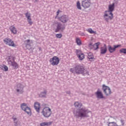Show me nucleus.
<instances>
[{
	"instance_id": "obj_1",
	"label": "nucleus",
	"mask_w": 126,
	"mask_h": 126,
	"mask_svg": "<svg viewBox=\"0 0 126 126\" xmlns=\"http://www.w3.org/2000/svg\"><path fill=\"white\" fill-rule=\"evenodd\" d=\"M70 71L77 74H83V75L88 74V71L84 69V66L80 64L75 65L74 68L70 69Z\"/></svg>"
},
{
	"instance_id": "obj_2",
	"label": "nucleus",
	"mask_w": 126,
	"mask_h": 126,
	"mask_svg": "<svg viewBox=\"0 0 126 126\" xmlns=\"http://www.w3.org/2000/svg\"><path fill=\"white\" fill-rule=\"evenodd\" d=\"M89 113H90V111L84 108L79 109L78 112H77L76 113L74 112V114L77 118H87L89 117V116H88Z\"/></svg>"
},
{
	"instance_id": "obj_3",
	"label": "nucleus",
	"mask_w": 126,
	"mask_h": 126,
	"mask_svg": "<svg viewBox=\"0 0 126 126\" xmlns=\"http://www.w3.org/2000/svg\"><path fill=\"white\" fill-rule=\"evenodd\" d=\"M15 57L13 56H9L8 57V63L12 65L14 69L18 68V64L15 61Z\"/></svg>"
},
{
	"instance_id": "obj_4",
	"label": "nucleus",
	"mask_w": 126,
	"mask_h": 126,
	"mask_svg": "<svg viewBox=\"0 0 126 126\" xmlns=\"http://www.w3.org/2000/svg\"><path fill=\"white\" fill-rule=\"evenodd\" d=\"M53 26H56L57 27L55 30L56 33H57V32H63V30L65 29V27L62 26V24L57 21L54 22Z\"/></svg>"
},
{
	"instance_id": "obj_5",
	"label": "nucleus",
	"mask_w": 126,
	"mask_h": 126,
	"mask_svg": "<svg viewBox=\"0 0 126 126\" xmlns=\"http://www.w3.org/2000/svg\"><path fill=\"white\" fill-rule=\"evenodd\" d=\"M114 16L113 15V13L108 11H105L104 14L103 15V18L105 21L107 22H109V20H112L113 19Z\"/></svg>"
},
{
	"instance_id": "obj_6",
	"label": "nucleus",
	"mask_w": 126,
	"mask_h": 126,
	"mask_svg": "<svg viewBox=\"0 0 126 126\" xmlns=\"http://www.w3.org/2000/svg\"><path fill=\"white\" fill-rule=\"evenodd\" d=\"M42 114L45 118H49L52 115V110L50 107H45L43 109Z\"/></svg>"
},
{
	"instance_id": "obj_7",
	"label": "nucleus",
	"mask_w": 126,
	"mask_h": 126,
	"mask_svg": "<svg viewBox=\"0 0 126 126\" xmlns=\"http://www.w3.org/2000/svg\"><path fill=\"white\" fill-rule=\"evenodd\" d=\"M49 62L52 65H58L60 63V58L57 56H54L50 59Z\"/></svg>"
},
{
	"instance_id": "obj_8",
	"label": "nucleus",
	"mask_w": 126,
	"mask_h": 126,
	"mask_svg": "<svg viewBox=\"0 0 126 126\" xmlns=\"http://www.w3.org/2000/svg\"><path fill=\"white\" fill-rule=\"evenodd\" d=\"M3 42L5 45H7L10 47H16V45L14 44V41L9 38H5L3 40Z\"/></svg>"
},
{
	"instance_id": "obj_9",
	"label": "nucleus",
	"mask_w": 126,
	"mask_h": 126,
	"mask_svg": "<svg viewBox=\"0 0 126 126\" xmlns=\"http://www.w3.org/2000/svg\"><path fill=\"white\" fill-rule=\"evenodd\" d=\"M91 4H92L91 0H83L82 1V6L84 8H89L91 6Z\"/></svg>"
},
{
	"instance_id": "obj_10",
	"label": "nucleus",
	"mask_w": 126,
	"mask_h": 126,
	"mask_svg": "<svg viewBox=\"0 0 126 126\" xmlns=\"http://www.w3.org/2000/svg\"><path fill=\"white\" fill-rule=\"evenodd\" d=\"M102 90L106 96H109L112 94V91H111L110 87L106 86L105 85L102 86Z\"/></svg>"
},
{
	"instance_id": "obj_11",
	"label": "nucleus",
	"mask_w": 126,
	"mask_h": 126,
	"mask_svg": "<svg viewBox=\"0 0 126 126\" xmlns=\"http://www.w3.org/2000/svg\"><path fill=\"white\" fill-rule=\"evenodd\" d=\"M76 54L77 58L80 61H83L85 58V55L82 53V51L80 50L77 49L76 50Z\"/></svg>"
},
{
	"instance_id": "obj_12",
	"label": "nucleus",
	"mask_w": 126,
	"mask_h": 126,
	"mask_svg": "<svg viewBox=\"0 0 126 126\" xmlns=\"http://www.w3.org/2000/svg\"><path fill=\"white\" fill-rule=\"evenodd\" d=\"M57 19L63 23H66V22L68 21V16L67 15H63L60 17L57 18Z\"/></svg>"
},
{
	"instance_id": "obj_13",
	"label": "nucleus",
	"mask_w": 126,
	"mask_h": 126,
	"mask_svg": "<svg viewBox=\"0 0 126 126\" xmlns=\"http://www.w3.org/2000/svg\"><path fill=\"white\" fill-rule=\"evenodd\" d=\"M25 15L29 24H30V25H32V24H33V22L32 21V19H31V14L28 12L25 14Z\"/></svg>"
},
{
	"instance_id": "obj_14",
	"label": "nucleus",
	"mask_w": 126,
	"mask_h": 126,
	"mask_svg": "<svg viewBox=\"0 0 126 126\" xmlns=\"http://www.w3.org/2000/svg\"><path fill=\"white\" fill-rule=\"evenodd\" d=\"M121 45H114V47H112V46H111V45H109L108 46V51L111 53H114V52L116 51V49L117 48H119V47H121Z\"/></svg>"
},
{
	"instance_id": "obj_15",
	"label": "nucleus",
	"mask_w": 126,
	"mask_h": 126,
	"mask_svg": "<svg viewBox=\"0 0 126 126\" xmlns=\"http://www.w3.org/2000/svg\"><path fill=\"white\" fill-rule=\"evenodd\" d=\"M95 94L97 99H104L105 98L103 93L100 90H98Z\"/></svg>"
},
{
	"instance_id": "obj_16",
	"label": "nucleus",
	"mask_w": 126,
	"mask_h": 126,
	"mask_svg": "<svg viewBox=\"0 0 126 126\" xmlns=\"http://www.w3.org/2000/svg\"><path fill=\"white\" fill-rule=\"evenodd\" d=\"M18 89H17V92H20V93L21 94L23 93V88H24V86L21 84H18L17 85Z\"/></svg>"
},
{
	"instance_id": "obj_17",
	"label": "nucleus",
	"mask_w": 126,
	"mask_h": 126,
	"mask_svg": "<svg viewBox=\"0 0 126 126\" xmlns=\"http://www.w3.org/2000/svg\"><path fill=\"white\" fill-rule=\"evenodd\" d=\"M107 53V45L104 44L103 47L100 48V54L101 55H105Z\"/></svg>"
},
{
	"instance_id": "obj_18",
	"label": "nucleus",
	"mask_w": 126,
	"mask_h": 126,
	"mask_svg": "<svg viewBox=\"0 0 126 126\" xmlns=\"http://www.w3.org/2000/svg\"><path fill=\"white\" fill-rule=\"evenodd\" d=\"M115 10V3H113L112 4H110L108 6V11L110 12H113Z\"/></svg>"
},
{
	"instance_id": "obj_19",
	"label": "nucleus",
	"mask_w": 126,
	"mask_h": 126,
	"mask_svg": "<svg viewBox=\"0 0 126 126\" xmlns=\"http://www.w3.org/2000/svg\"><path fill=\"white\" fill-rule=\"evenodd\" d=\"M9 30L13 34H16L17 33V30H16V28L14 26H11L9 27Z\"/></svg>"
},
{
	"instance_id": "obj_20",
	"label": "nucleus",
	"mask_w": 126,
	"mask_h": 126,
	"mask_svg": "<svg viewBox=\"0 0 126 126\" xmlns=\"http://www.w3.org/2000/svg\"><path fill=\"white\" fill-rule=\"evenodd\" d=\"M88 59H89L90 62H93V61L95 60V58H94V56L93 55V54H92V53H88Z\"/></svg>"
},
{
	"instance_id": "obj_21",
	"label": "nucleus",
	"mask_w": 126,
	"mask_h": 126,
	"mask_svg": "<svg viewBox=\"0 0 126 126\" xmlns=\"http://www.w3.org/2000/svg\"><path fill=\"white\" fill-rule=\"evenodd\" d=\"M34 109L36 110L37 113L40 112V103L38 102H35L34 105Z\"/></svg>"
},
{
	"instance_id": "obj_22",
	"label": "nucleus",
	"mask_w": 126,
	"mask_h": 126,
	"mask_svg": "<svg viewBox=\"0 0 126 126\" xmlns=\"http://www.w3.org/2000/svg\"><path fill=\"white\" fill-rule=\"evenodd\" d=\"M24 112L27 113L29 116H31L32 115V112H31V109L30 107H28L26 109H25Z\"/></svg>"
},
{
	"instance_id": "obj_23",
	"label": "nucleus",
	"mask_w": 126,
	"mask_h": 126,
	"mask_svg": "<svg viewBox=\"0 0 126 126\" xmlns=\"http://www.w3.org/2000/svg\"><path fill=\"white\" fill-rule=\"evenodd\" d=\"M100 44H101V43L98 42L94 44V50H98V49H99V46L100 45Z\"/></svg>"
},
{
	"instance_id": "obj_24",
	"label": "nucleus",
	"mask_w": 126,
	"mask_h": 126,
	"mask_svg": "<svg viewBox=\"0 0 126 126\" xmlns=\"http://www.w3.org/2000/svg\"><path fill=\"white\" fill-rule=\"evenodd\" d=\"M76 42L78 46H81V45H82V43H81V40H80V38L78 37L76 38Z\"/></svg>"
},
{
	"instance_id": "obj_25",
	"label": "nucleus",
	"mask_w": 126,
	"mask_h": 126,
	"mask_svg": "<svg viewBox=\"0 0 126 126\" xmlns=\"http://www.w3.org/2000/svg\"><path fill=\"white\" fill-rule=\"evenodd\" d=\"M74 106L76 108H81L82 107V104L78 102H76L74 103Z\"/></svg>"
},
{
	"instance_id": "obj_26",
	"label": "nucleus",
	"mask_w": 126,
	"mask_h": 126,
	"mask_svg": "<svg viewBox=\"0 0 126 126\" xmlns=\"http://www.w3.org/2000/svg\"><path fill=\"white\" fill-rule=\"evenodd\" d=\"M21 107L22 110H23V111H24L28 107V106H27V104H26V103H23L21 105Z\"/></svg>"
},
{
	"instance_id": "obj_27",
	"label": "nucleus",
	"mask_w": 126,
	"mask_h": 126,
	"mask_svg": "<svg viewBox=\"0 0 126 126\" xmlns=\"http://www.w3.org/2000/svg\"><path fill=\"white\" fill-rule=\"evenodd\" d=\"M87 32L90 33V34H96V32L93 31L92 29L89 28L87 30Z\"/></svg>"
},
{
	"instance_id": "obj_28",
	"label": "nucleus",
	"mask_w": 126,
	"mask_h": 126,
	"mask_svg": "<svg viewBox=\"0 0 126 126\" xmlns=\"http://www.w3.org/2000/svg\"><path fill=\"white\" fill-rule=\"evenodd\" d=\"M108 126H119L117 123L113 122H109L108 123Z\"/></svg>"
},
{
	"instance_id": "obj_29",
	"label": "nucleus",
	"mask_w": 126,
	"mask_h": 126,
	"mask_svg": "<svg viewBox=\"0 0 126 126\" xmlns=\"http://www.w3.org/2000/svg\"><path fill=\"white\" fill-rule=\"evenodd\" d=\"M46 95H47V91H44V92L41 93L39 94V97H46Z\"/></svg>"
},
{
	"instance_id": "obj_30",
	"label": "nucleus",
	"mask_w": 126,
	"mask_h": 126,
	"mask_svg": "<svg viewBox=\"0 0 126 126\" xmlns=\"http://www.w3.org/2000/svg\"><path fill=\"white\" fill-rule=\"evenodd\" d=\"M12 119L14 121V126H18V122L17 121H16V120H17V118H16V117H14V116H13L12 117Z\"/></svg>"
},
{
	"instance_id": "obj_31",
	"label": "nucleus",
	"mask_w": 126,
	"mask_h": 126,
	"mask_svg": "<svg viewBox=\"0 0 126 126\" xmlns=\"http://www.w3.org/2000/svg\"><path fill=\"white\" fill-rule=\"evenodd\" d=\"M76 6L78 8V9H80V10H81V5H80V2L79 1H78L76 3Z\"/></svg>"
},
{
	"instance_id": "obj_32",
	"label": "nucleus",
	"mask_w": 126,
	"mask_h": 126,
	"mask_svg": "<svg viewBox=\"0 0 126 126\" xmlns=\"http://www.w3.org/2000/svg\"><path fill=\"white\" fill-rule=\"evenodd\" d=\"M2 69L4 70V71H7V70H8V67H7V66L4 65L2 67Z\"/></svg>"
},
{
	"instance_id": "obj_33",
	"label": "nucleus",
	"mask_w": 126,
	"mask_h": 126,
	"mask_svg": "<svg viewBox=\"0 0 126 126\" xmlns=\"http://www.w3.org/2000/svg\"><path fill=\"white\" fill-rule=\"evenodd\" d=\"M120 52L121 53L126 54V48H122L120 50Z\"/></svg>"
},
{
	"instance_id": "obj_34",
	"label": "nucleus",
	"mask_w": 126,
	"mask_h": 126,
	"mask_svg": "<svg viewBox=\"0 0 126 126\" xmlns=\"http://www.w3.org/2000/svg\"><path fill=\"white\" fill-rule=\"evenodd\" d=\"M89 48L90 49H94V44L92 42H91L89 44Z\"/></svg>"
},
{
	"instance_id": "obj_35",
	"label": "nucleus",
	"mask_w": 126,
	"mask_h": 126,
	"mask_svg": "<svg viewBox=\"0 0 126 126\" xmlns=\"http://www.w3.org/2000/svg\"><path fill=\"white\" fill-rule=\"evenodd\" d=\"M56 38H58L59 39H61L63 37V34L62 33H58L56 34Z\"/></svg>"
},
{
	"instance_id": "obj_36",
	"label": "nucleus",
	"mask_w": 126,
	"mask_h": 126,
	"mask_svg": "<svg viewBox=\"0 0 126 126\" xmlns=\"http://www.w3.org/2000/svg\"><path fill=\"white\" fill-rule=\"evenodd\" d=\"M60 12H61V11L60 10H59L57 12V15H56V16L55 17V18H57V19H58V16H59V14Z\"/></svg>"
},
{
	"instance_id": "obj_37",
	"label": "nucleus",
	"mask_w": 126,
	"mask_h": 126,
	"mask_svg": "<svg viewBox=\"0 0 126 126\" xmlns=\"http://www.w3.org/2000/svg\"><path fill=\"white\" fill-rule=\"evenodd\" d=\"M121 124H122V126H124L125 125V122H124V120H121Z\"/></svg>"
},
{
	"instance_id": "obj_38",
	"label": "nucleus",
	"mask_w": 126,
	"mask_h": 126,
	"mask_svg": "<svg viewBox=\"0 0 126 126\" xmlns=\"http://www.w3.org/2000/svg\"><path fill=\"white\" fill-rule=\"evenodd\" d=\"M30 41V40H29V39L26 40V42L27 43H29Z\"/></svg>"
},
{
	"instance_id": "obj_39",
	"label": "nucleus",
	"mask_w": 126,
	"mask_h": 126,
	"mask_svg": "<svg viewBox=\"0 0 126 126\" xmlns=\"http://www.w3.org/2000/svg\"><path fill=\"white\" fill-rule=\"evenodd\" d=\"M35 0V1L36 2H37V1H38V0Z\"/></svg>"
}]
</instances>
